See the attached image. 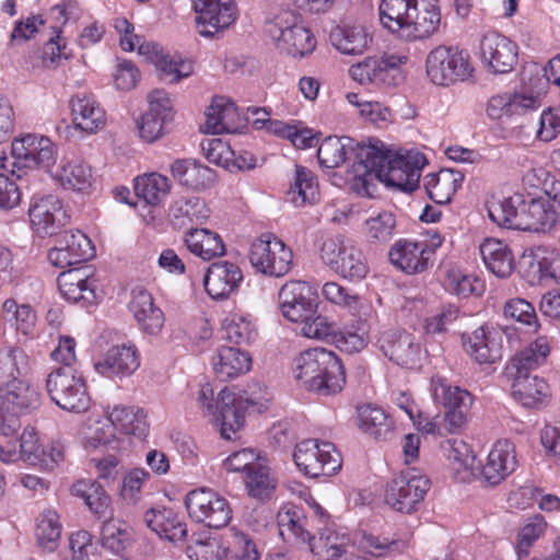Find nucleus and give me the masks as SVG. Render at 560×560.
<instances>
[{
  "instance_id": "2eb2a0df",
  "label": "nucleus",
  "mask_w": 560,
  "mask_h": 560,
  "mask_svg": "<svg viewBox=\"0 0 560 560\" xmlns=\"http://www.w3.org/2000/svg\"><path fill=\"white\" fill-rule=\"evenodd\" d=\"M11 160L13 174L15 168H43L50 172L57 161V147L47 137L28 133L12 142Z\"/></svg>"
},
{
  "instance_id": "7ed1b4c3",
  "label": "nucleus",
  "mask_w": 560,
  "mask_h": 560,
  "mask_svg": "<svg viewBox=\"0 0 560 560\" xmlns=\"http://www.w3.org/2000/svg\"><path fill=\"white\" fill-rule=\"evenodd\" d=\"M378 16L385 28L406 40L432 36L441 22L436 0H382Z\"/></svg>"
},
{
  "instance_id": "603ef678",
  "label": "nucleus",
  "mask_w": 560,
  "mask_h": 560,
  "mask_svg": "<svg viewBox=\"0 0 560 560\" xmlns=\"http://www.w3.org/2000/svg\"><path fill=\"white\" fill-rule=\"evenodd\" d=\"M55 176L63 187L79 192H88L93 183L91 167L81 161L63 163Z\"/></svg>"
},
{
  "instance_id": "8fccbe9b",
  "label": "nucleus",
  "mask_w": 560,
  "mask_h": 560,
  "mask_svg": "<svg viewBox=\"0 0 560 560\" xmlns=\"http://www.w3.org/2000/svg\"><path fill=\"white\" fill-rule=\"evenodd\" d=\"M441 448L455 469L465 474L462 477L463 480H468L476 475V457L466 442L460 439H448L442 442Z\"/></svg>"
},
{
  "instance_id": "13d9d810",
  "label": "nucleus",
  "mask_w": 560,
  "mask_h": 560,
  "mask_svg": "<svg viewBox=\"0 0 560 560\" xmlns=\"http://www.w3.org/2000/svg\"><path fill=\"white\" fill-rule=\"evenodd\" d=\"M61 525L57 512L47 510L37 518L36 537L38 545L46 551H54L59 542Z\"/></svg>"
},
{
  "instance_id": "9d476101",
  "label": "nucleus",
  "mask_w": 560,
  "mask_h": 560,
  "mask_svg": "<svg viewBox=\"0 0 560 560\" xmlns=\"http://www.w3.org/2000/svg\"><path fill=\"white\" fill-rule=\"evenodd\" d=\"M320 258L337 275L352 281L362 280L369 272L363 252L343 236L327 238L322 245Z\"/></svg>"
},
{
  "instance_id": "f8f14e48",
  "label": "nucleus",
  "mask_w": 560,
  "mask_h": 560,
  "mask_svg": "<svg viewBox=\"0 0 560 560\" xmlns=\"http://www.w3.org/2000/svg\"><path fill=\"white\" fill-rule=\"evenodd\" d=\"M425 70L432 83L447 86L470 77L472 67L464 50L441 45L429 52Z\"/></svg>"
},
{
  "instance_id": "423d86ee",
  "label": "nucleus",
  "mask_w": 560,
  "mask_h": 560,
  "mask_svg": "<svg viewBox=\"0 0 560 560\" xmlns=\"http://www.w3.org/2000/svg\"><path fill=\"white\" fill-rule=\"evenodd\" d=\"M39 404L40 395L27 380L0 386V434L14 435L21 428L20 418Z\"/></svg>"
},
{
  "instance_id": "c756f323",
  "label": "nucleus",
  "mask_w": 560,
  "mask_h": 560,
  "mask_svg": "<svg viewBox=\"0 0 560 560\" xmlns=\"http://www.w3.org/2000/svg\"><path fill=\"white\" fill-rule=\"evenodd\" d=\"M240 115L231 101L224 97H214L206 112V122L201 131L212 135L235 132L238 128Z\"/></svg>"
},
{
  "instance_id": "ddd939ff",
  "label": "nucleus",
  "mask_w": 560,
  "mask_h": 560,
  "mask_svg": "<svg viewBox=\"0 0 560 560\" xmlns=\"http://www.w3.org/2000/svg\"><path fill=\"white\" fill-rule=\"evenodd\" d=\"M293 459L298 468L312 478L331 476L341 468V456L335 445L315 439L299 443Z\"/></svg>"
},
{
  "instance_id": "b1692460",
  "label": "nucleus",
  "mask_w": 560,
  "mask_h": 560,
  "mask_svg": "<svg viewBox=\"0 0 560 560\" xmlns=\"http://www.w3.org/2000/svg\"><path fill=\"white\" fill-rule=\"evenodd\" d=\"M432 250L422 243L411 240H398L389 249L390 262L406 273H418L428 269Z\"/></svg>"
},
{
  "instance_id": "0eeeda50",
  "label": "nucleus",
  "mask_w": 560,
  "mask_h": 560,
  "mask_svg": "<svg viewBox=\"0 0 560 560\" xmlns=\"http://www.w3.org/2000/svg\"><path fill=\"white\" fill-rule=\"evenodd\" d=\"M46 390L51 400L65 410L81 413L90 408L85 381L73 368L54 369L47 375Z\"/></svg>"
},
{
  "instance_id": "7c9ffc66",
  "label": "nucleus",
  "mask_w": 560,
  "mask_h": 560,
  "mask_svg": "<svg viewBox=\"0 0 560 560\" xmlns=\"http://www.w3.org/2000/svg\"><path fill=\"white\" fill-rule=\"evenodd\" d=\"M512 396L524 407L536 408L548 400L549 386L544 378L530 375L528 371H516Z\"/></svg>"
},
{
  "instance_id": "052dcab7",
  "label": "nucleus",
  "mask_w": 560,
  "mask_h": 560,
  "mask_svg": "<svg viewBox=\"0 0 560 560\" xmlns=\"http://www.w3.org/2000/svg\"><path fill=\"white\" fill-rule=\"evenodd\" d=\"M155 48L156 46H151V49L154 50L155 54L154 62L160 71V78L164 82L175 84L188 78L194 72L190 62L170 57L168 55H159L155 52Z\"/></svg>"
},
{
  "instance_id": "6ab92c4d",
  "label": "nucleus",
  "mask_w": 560,
  "mask_h": 560,
  "mask_svg": "<svg viewBox=\"0 0 560 560\" xmlns=\"http://www.w3.org/2000/svg\"><path fill=\"white\" fill-rule=\"evenodd\" d=\"M194 8L198 32L205 37H212L236 20L237 10L232 0H195Z\"/></svg>"
},
{
  "instance_id": "2f4dec72",
  "label": "nucleus",
  "mask_w": 560,
  "mask_h": 560,
  "mask_svg": "<svg viewBox=\"0 0 560 560\" xmlns=\"http://www.w3.org/2000/svg\"><path fill=\"white\" fill-rule=\"evenodd\" d=\"M143 520L160 538L178 542L187 536L186 523L171 509H151L144 513Z\"/></svg>"
},
{
  "instance_id": "4468645a",
  "label": "nucleus",
  "mask_w": 560,
  "mask_h": 560,
  "mask_svg": "<svg viewBox=\"0 0 560 560\" xmlns=\"http://www.w3.org/2000/svg\"><path fill=\"white\" fill-rule=\"evenodd\" d=\"M429 489L430 480L427 476L416 469H408L387 482L385 503L397 512L411 514Z\"/></svg>"
},
{
  "instance_id": "9b49d317",
  "label": "nucleus",
  "mask_w": 560,
  "mask_h": 560,
  "mask_svg": "<svg viewBox=\"0 0 560 560\" xmlns=\"http://www.w3.org/2000/svg\"><path fill=\"white\" fill-rule=\"evenodd\" d=\"M185 506L194 522L214 529L228 526L233 515L230 502L206 487L189 491L185 498Z\"/></svg>"
},
{
  "instance_id": "49530a36",
  "label": "nucleus",
  "mask_w": 560,
  "mask_h": 560,
  "mask_svg": "<svg viewBox=\"0 0 560 560\" xmlns=\"http://www.w3.org/2000/svg\"><path fill=\"white\" fill-rule=\"evenodd\" d=\"M552 350V338L546 335L537 336L529 345L513 359L516 371H529L544 365Z\"/></svg>"
},
{
  "instance_id": "0e129e2a",
  "label": "nucleus",
  "mask_w": 560,
  "mask_h": 560,
  "mask_svg": "<svg viewBox=\"0 0 560 560\" xmlns=\"http://www.w3.org/2000/svg\"><path fill=\"white\" fill-rule=\"evenodd\" d=\"M20 457L28 465L47 463L46 450L39 443L38 434L34 428L26 427L20 436Z\"/></svg>"
},
{
  "instance_id": "aec40b11",
  "label": "nucleus",
  "mask_w": 560,
  "mask_h": 560,
  "mask_svg": "<svg viewBox=\"0 0 560 560\" xmlns=\"http://www.w3.org/2000/svg\"><path fill=\"white\" fill-rule=\"evenodd\" d=\"M482 63L493 73H508L517 62V46L504 35L489 32L480 39Z\"/></svg>"
},
{
  "instance_id": "5fc2aeb1",
  "label": "nucleus",
  "mask_w": 560,
  "mask_h": 560,
  "mask_svg": "<svg viewBox=\"0 0 560 560\" xmlns=\"http://www.w3.org/2000/svg\"><path fill=\"white\" fill-rule=\"evenodd\" d=\"M171 185L168 178L158 173L138 176L135 179V191L148 205H159L170 194Z\"/></svg>"
},
{
  "instance_id": "3c124183",
  "label": "nucleus",
  "mask_w": 560,
  "mask_h": 560,
  "mask_svg": "<svg viewBox=\"0 0 560 560\" xmlns=\"http://www.w3.org/2000/svg\"><path fill=\"white\" fill-rule=\"evenodd\" d=\"M71 492L73 495L81 498L89 510L97 517L106 516L110 506V499L101 483L95 480H79L72 486Z\"/></svg>"
},
{
  "instance_id": "58836bf2",
  "label": "nucleus",
  "mask_w": 560,
  "mask_h": 560,
  "mask_svg": "<svg viewBox=\"0 0 560 560\" xmlns=\"http://www.w3.org/2000/svg\"><path fill=\"white\" fill-rule=\"evenodd\" d=\"M464 175L454 170L444 168L436 174L424 177V188L435 203H448L453 195L462 186Z\"/></svg>"
},
{
  "instance_id": "412c9836",
  "label": "nucleus",
  "mask_w": 560,
  "mask_h": 560,
  "mask_svg": "<svg viewBox=\"0 0 560 560\" xmlns=\"http://www.w3.org/2000/svg\"><path fill=\"white\" fill-rule=\"evenodd\" d=\"M311 287L303 281H290L279 291V305L282 315L298 323L305 320L315 313V303Z\"/></svg>"
},
{
  "instance_id": "a18cd8bd",
  "label": "nucleus",
  "mask_w": 560,
  "mask_h": 560,
  "mask_svg": "<svg viewBox=\"0 0 560 560\" xmlns=\"http://www.w3.org/2000/svg\"><path fill=\"white\" fill-rule=\"evenodd\" d=\"M30 370L28 355L20 348L0 350V386L26 380Z\"/></svg>"
},
{
  "instance_id": "f03ea898",
  "label": "nucleus",
  "mask_w": 560,
  "mask_h": 560,
  "mask_svg": "<svg viewBox=\"0 0 560 560\" xmlns=\"http://www.w3.org/2000/svg\"><path fill=\"white\" fill-rule=\"evenodd\" d=\"M548 198H525L521 194L493 201L488 215L499 226L536 233H549L560 226V210Z\"/></svg>"
},
{
  "instance_id": "4be33fe9",
  "label": "nucleus",
  "mask_w": 560,
  "mask_h": 560,
  "mask_svg": "<svg viewBox=\"0 0 560 560\" xmlns=\"http://www.w3.org/2000/svg\"><path fill=\"white\" fill-rule=\"evenodd\" d=\"M515 446L509 440L497 441L480 469L482 479L490 486H497L517 467Z\"/></svg>"
},
{
  "instance_id": "e433bc0d",
  "label": "nucleus",
  "mask_w": 560,
  "mask_h": 560,
  "mask_svg": "<svg viewBox=\"0 0 560 560\" xmlns=\"http://www.w3.org/2000/svg\"><path fill=\"white\" fill-rule=\"evenodd\" d=\"M212 366L221 381H229L249 370L250 358L238 348L223 346L212 358Z\"/></svg>"
},
{
  "instance_id": "4d7b16f0",
  "label": "nucleus",
  "mask_w": 560,
  "mask_h": 560,
  "mask_svg": "<svg viewBox=\"0 0 560 560\" xmlns=\"http://www.w3.org/2000/svg\"><path fill=\"white\" fill-rule=\"evenodd\" d=\"M351 143L352 139L348 137H327L317 150L319 164L327 168L340 166L346 161L348 148Z\"/></svg>"
},
{
  "instance_id": "bb28decb",
  "label": "nucleus",
  "mask_w": 560,
  "mask_h": 560,
  "mask_svg": "<svg viewBox=\"0 0 560 560\" xmlns=\"http://www.w3.org/2000/svg\"><path fill=\"white\" fill-rule=\"evenodd\" d=\"M243 280L238 266L229 261L213 262L203 277L205 289L215 300L229 296Z\"/></svg>"
},
{
  "instance_id": "864d4df0",
  "label": "nucleus",
  "mask_w": 560,
  "mask_h": 560,
  "mask_svg": "<svg viewBox=\"0 0 560 560\" xmlns=\"http://www.w3.org/2000/svg\"><path fill=\"white\" fill-rule=\"evenodd\" d=\"M431 386L434 401L445 409L456 406L471 407L472 405V396L468 390L453 386L443 377H432Z\"/></svg>"
},
{
  "instance_id": "dca6fc26",
  "label": "nucleus",
  "mask_w": 560,
  "mask_h": 560,
  "mask_svg": "<svg viewBox=\"0 0 560 560\" xmlns=\"http://www.w3.org/2000/svg\"><path fill=\"white\" fill-rule=\"evenodd\" d=\"M248 258L256 271L282 277L292 267L293 254L280 238L264 234L252 243Z\"/></svg>"
},
{
  "instance_id": "c85d7f7f",
  "label": "nucleus",
  "mask_w": 560,
  "mask_h": 560,
  "mask_svg": "<svg viewBox=\"0 0 560 560\" xmlns=\"http://www.w3.org/2000/svg\"><path fill=\"white\" fill-rule=\"evenodd\" d=\"M130 310L144 334L155 336L162 330L165 322L164 313L154 304L153 296L147 290L133 291Z\"/></svg>"
},
{
  "instance_id": "c9c22d12",
  "label": "nucleus",
  "mask_w": 560,
  "mask_h": 560,
  "mask_svg": "<svg viewBox=\"0 0 560 560\" xmlns=\"http://www.w3.org/2000/svg\"><path fill=\"white\" fill-rule=\"evenodd\" d=\"M70 106L73 124L78 129L93 133L104 127L105 112L91 96L77 95L70 101Z\"/></svg>"
},
{
  "instance_id": "bf43d9fd",
  "label": "nucleus",
  "mask_w": 560,
  "mask_h": 560,
  "mask_svg": "<svg viewBox=\"0 0 560 560\" xmlns=\"http://www.w3.org/2000/svg\"><path fill=\"white\" fill-rule=\"evenodd\" d=\"M503 315L506 319L528 327L530 331H537L541 326L534 305L522 298L508 300L503 305Z\"/></svg>"
},
{
  "instance_id": "79ce46f5",
  "label": "nucleus",
  "mask_w": 560,
  "mask_h": 560,
  "mask_svg": "<svg viewBox=\"0 0 560 560\" xmlns=\"http://www.w3.org/2000/svg\"><path fill=\"white\" fill-rule=\"evenodd\" d=\"M185 244L190 253L203 260H210L225 254V246L221 236L208 229H190L185 236Z\"/></svg>"
},
{
  "instance_id": "f3484780",
  "label": "nucleus",
  "mask_w": 560,
  "mask_h": 560,
  "mask_svg": "<svg viewBox=\"0 0 560 560\" xmlns=\"http://www.w3.org/2000/svg\"><path fill=\"white\" fill-rule=\"evenodd\" d=\"M28 217L33 231L40 237L57 234L70 220L63 201L52 194H33Z\"/></svg>"
},
{
  "instance_id": "09e8293b",
  "label": "nucleus",
  "mask_w": 560,
  "mask_h": 560,
  "mask_svg": "<svg viewBox=\"0 0 560 560\" xmlns=\"http://www.w3.org/2000/svg\"><path fill=\"white\" fill-rule=\"evenodd\" d=\"M287 196L295 207L315 202L318 197V184L313 172L304 166L295 165L294 180L290 185Z\"/></svg>"
},
{
  "instance_id": "680f3d73",
  "label": "nucleus",
  "mask_w": 560,
  "mask_h": 560,
  "mask_svg": "<svg viewBox=\"0 0 560 560\" xmlns=\"http://www.w3.org/2000/svg\"><path fill=\"white\" fill-rule=\"evenodd\" d=\"M357 544L360 550L373 557H384L395 552H402L407 545L399 539H389L387 537L374 536L363 533Z\"/></svg>"
},
{
  "instance_id": "f257e3e1",
  "label": "nucleus",
  "mask_w": 560,
  "mask_h": 560,
  "mask_svg": "<svg viewBox=\"0 0 560 560\" xmlns=\"http://www.w3.org/2000/svg\"><path fill=\"white\" fill-rule=\"evenodd\" d=\"M358 162L353 165L350 188L360 196L372 197L375 182L412 192L419 187L421 170L427 164L425 156L419 151L393 154L378 150L375 145L358 144Z\"/></svg>"
},
{
  "instance_id": "a19ab883",
  "label": "nucleus",
  "mask_w": 560,
  "mask_h": 560,
  "mask_svg": "<svg viewBox=\"0 0 560 560\" xmlns=\"http://www.w3.org/2000/svg\"><path fill=\"white\" fill-rule=\"evenodd\" d=\"M359 427L375 440H390L394 435V421L377 406L364 405L358 408Z\"/></svg>"
},
{
  "instance_id": "473e14b6",
  "label": "nucleus",
  "mask_w": 560,
  "mask_h": 560,
  "mask_svg": "<svg viewBox=\"0 0 560 560\" xmlns=\"http://www.w3.org/2000/svg\"><path fill=\"white\" fill-rule=\"evenodd\" d=\"M465 351L479 364H491L502 357L497 334L479 327L468 336H463Z\"/></svg>"
},
{
  "instance_id": "c03bdc74",
  "label": "nucleus",
  "mask_w": 560,
  "mask_h": 560,
  "mask_svg": "<svg viewBox=\"0 0 560 560\" xmlns=\"http://www.w3.org/2000/svg\"><path fill=\"white\" fill-rule=\"evenodd\" d=\"M279 534L283 540L307 545L312 535L307 528L308 521L296 508L283 509L278 514Z\"/></svg>"
},
{
  "instance_id": "5701e85b",
  "label": "nucleus",
  "mask_w": 560,
  "mask_h": 560,
  "mask_svg": "<svg viewBox=\"0 0 560 560\" xmlns=\"http://www.w3.org/2000/svg\"><path fill=\"white\" fill-rule=\"evenodd\" d=\"M380 349L396 364L413 368L420 360V345L406 331H386L378 339Z\"/></svg>"
},
{
  "instance_id": "de8ad7c7",
  "label": "nucleus",
  "mask_w": 560,
  "mask_h": 560,
  "mask_svg": "<svg viewBox=\"0 0 560 560\" xmlns=\"http://www.w3.org/2000/svg\"><path fill=\"white\" fill-rule=\"evenodd\" d=\"M348 544L346 535L325 528L317 537H312L308 548L320 560H337L347 553Z\"/></svg>"
},
{
  "instance_id": "39448f33",
  "label": "nucleus",
  "mask_w": 560,
  "mask_h": 560,
  "mask_svg": "<svg viewBox=\"0 0 560 560\" xmlns=\"http://www.w3.org/2000/svg\"><path fill=\"white\" fill-rule=\"evenodd\" d=\"M272 395L268 387L259 382L247 385L242 395L222 389L218 395L221 418V436L233 440L237 431L244 425L245 412H262L268 408Z\"/></svg>"
},
{
  "instance_id": "6e6552de",
  "label": "nucleus",
  "mask_w": 560,
  "mask_h": 560,
  "mask_svg": "<svg viewBox=\"0 0 560 560\" xmlns=\"http://www.w3.org/2000/svg\"><path fill=\"white\" fill-rule=\"evenodd\" d=\"M407 62L406 56L383 54L371 56L349 68L350 77L362 85L396 88L405 81L400 69Z\"/></svg>"
},
{
  "instance_id": "338daca9",
  "label": "nucleus",
  "mask_w": 560,
  "mask_h": 560,
  "mask_svg": "<svg viewBox=\"0 0 560 560\" xmlns=\"http://www.w3.org/2000/svg\"><path fill=\"white\" fill-rule=\"evenodd\" d=\"M102 545L113 551L120 553L124 551L130 540V535L122 524L114 518L104 522L101 529Z\"/></svg>"
},
{
  "instance_id": "774afa93",
  "label": "nucleus",
  "mask_w": 560,
  "mask_h": 560,
  "mask_svg": "<svg viewBox=\"0 0 560 560\" xmlns=\"http://www.w3.org/2000/svg\"><path fill=\"white\" fill-rule=\"evenodd\" d=\"M369 342L368 328L364 322L360 323L355 331L336 330L332 335V343L338 349L348 353H354L363 350Z\"/></svg>"
},
{
  "instance_id": "1a4fd4ad",
  "label": "nucleus",
  "mask_w": 560,
  "mask_h": 560,
  "mask_svg": "<svg viewBox=\"0 0 560 560\" xmlns=\"http://www.w3.org/2000/svg\"><path fill=\"white\" fill-rule=\"evenodd\" d=\"M266 33L279 50L293 57L311 54L316 46V39L311 31L289 11L268 21Z\"/></svg>"
},
{
  "instance_id": "4c0bfd02",
  "label": "nucleus",
  "mask_w": 560,
  "mask_h": 560,
  "mask_svg": "<svg viewBox=\"0 0 560 560\" xmlns=\"http://www.w3.org/2000/svg\"><path fill=\"white\" fill-rule=\"evenodd\" d=\"M210 217V209L199 197H180L170 207L172 224L177 229L202 223Z\"/></svg>"
},
{
  "instance_id": "ea45409f",
  "label": "nucleus",
  "mask_w": 560,
  "mask_h": 560,
  "mask_svg": "<svg viewBox=\"0 0 560 560\" xmlns=\"http://www.w3.org/2000/svg\"><path fill=\"white\" fill-rule=\"evenodd\" d=\"M107 419L112 422L114 431L143 439L149 430L147 416L138 407L115 406L107 411Z\"/></svg>"
},
{
  "instance_id": "a878e982",
  "label": "nucleus",
  "mask_w": 560,
  "mask_h": 560,
  "mask_svg": "<svg viewBox=\"0 0 560 560\" xmlns=\"http://www.w3.org/2000/svg\"><path fill=\"white\" fill-rule=\"evenodd\" d=\"M149 110L141 117V138L152 142L162 135L163 124L171 119L172 103L164 90H153L148 95Z\"/></svg>"
},
{
  "instance_id": "cd10ccee",
  "label": "nucleus",
  "mask_w": 560,
  "mask_h": 560,
  "mask_svg": "<svg viewBox=\"0 0 560 560\" xmlns=\"http://www.w3.org/2000/svg\"><path fill=\"white\" fill-rule=\"evenodd\" d=\"M540 106L538 93H510L505 92L492 96L487 105L488 116L492 119L511 118L523 115Z\"/></svg>"
},
{
  "instance_id": "393cba45",
  "label": "nucleus",
  "mask_w": 560,
  "mask_h": 560,
  "mask_svg": "<svg viewBox=\"0 0 560 560\" xmlns=\"http://www.w3.org/2000/svg\"><path fill=\"white\" fill-rule=\"evenodd\" d=\"M140 366V355L136 346L118 345L108 349L104 359L95 363L96 371L106 377H127Z\"/></svg>"
},
{
  "instance_id": "72a5a7b5",
  "label": "nucleus",
  "mask_w": 560,
  "mask_h": 560,
  "mask_svg": "<svg viewBox=\"0 0 560 560\" xmlns=\"http://www.w3.org/2000/svg\"><path fill=\"white\" fill-rule=\"evenodd\" d=\"M479 250L487 269L497 277L506 278L513 272V254L502 241L487 238L480 245Z\"/></svg>"
},
{
  "instance_id": "20e7f679",
  "label": "nucleus",
  "mask_w": 560,
  "mask_h": 560,
  "mask_svg": "<svg viewBox=\"0 0 560 560\" xmlns=\"http://www.w3.org/2000/svg\"><path fill=\"white\" fill-rule=\"evenodd\" d=\"M294 377L311 392L322 396L341 392L346 373L339 358L324 348L301 352L293 362Z\"/></svg>"
},
{
  "instance_id": "a211bd4d",
  "label": "nucleus",
  "mask_w": 560,
  "mask_h": 560,
  "mask_svg": "<svg viewBox=\"0 0 560 560\" xmlns=\"http://www.w3.org/2000/svg\"><path fill=\"white\" fill-rule=\"evenodd\" d=\"M94 255L95 248L86 234L69 230L58 236L56 245L48 252V259L54 266L66 268L86 261Z\"/></svg>"
},
{
  "instance_id": "69168bd1",
  "label": "nucleus",
  "mask_w": 560,
  "mask_h": 560,
  "mask_svg": "<svg viewBox=\"0 0 560 560\" xmlns=\"http://www.w3.org/2000/svg\"><path fill=\"white\" fill-rule=\"evenodd\" d=\"M547 523L541 515H535L520 529L517 535L516 552L520 558L527 557L536 540L542 536Z\"/></svg>"
},
{
  "instance_id": "6e6d98bb",
  "label": "nucleus",
  "mask_w": 560,
  "mask_h": 560,
  "mask_svg": "<svg viewBox=\"0 0 560 560\" xmlns=\"http://www.w3.org/2000/svg\"><path fill=\"white\" fill-rule=\"evenodd\" d=\"M245 486L252 498L265 501L275 492L276 479L268 467L259 464L246 474Z\"/></svg>"
},
{
  "instance_id": "e2e57ef3",
  "label": "nucleus",
  "mask_w": 560,
  "mask_h": 560,
  "mask_svg": "<svg viewBox=\"0 0 560 560\" xmlns=\"http://www.w3.org/2000/svg\"><path fill=\"white\" fill-rule=\"evenodd\" d=\"M396 218L390 211H381L365 221V235L371 243H386L392 240Z\"/></svg>"
},
{
  "instance_id": "37998d69",
  "label": "nucleus",
  "mask_w": 560,
  "mask_h": 560,
  "mask_svg": "<svg viewBox=\"0 0 560 560\" xmlns=\"http://www.w3.org/2000/svg\"><path fill=\"white\" fill-rule=\"evenodd\" d=\"M330 42L345 55H359L368 49L372 38L362 26L343 25L330 32Z\"/></svg>"
},
{
  "instance_id": "f704fd0d",
  "label": "nucleus",
  "mask_w": 560,
  "mask_h": 560,
  "mask_svg": "<svg viewBox=\"0 0 560 560\" xmlns=\"http://www.w3.org/2000/svg\"><path fill=\"white\" fill-rule=\"evenodd\" d=\"M50 13L54 15L57 24L51 26L52 36L48 39L44 47V58L49 57L51 63L65 56V45H61L60 26L69 20H77L80 16V8L77 1H66L51 8Z\"/></svg>"
}]
</instances>
